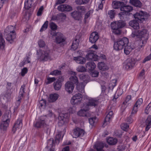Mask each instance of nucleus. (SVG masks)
<instances>
[{
  "label": "nucleus",
  "instance_id": "obj_32",
  "mask_svg": "<svg viewBox=\"0 0 151 151\" xmlns=\"http://www.w3.org/2000/svg\"><path fill=\"white\" fill-rule=\"evenodd\" d=\"M96 67L95 63L93 62H89L86 64V67L89 70H93Z\"/></svg>",
  "mask_w": 151,
  "mask_h": 151
},
{
  "label": "nucleus",
  "instance_id": "obj_53",
  "mask_svg": "<svg viewBox=\"0 0 151 151\" xmlns=\"http://www.w3.org/2000/svg\"><path fill=\"white\" fill-rule=\"evenodd\" d=\"M146 30V34H147V35L146 34L145 35V34H144V32H142V35H141V36H139V38H142L144 37V38H145V40H147V37H148V34L147 33V31L146 29H142V30Z\"/></svg>",
  "mask_w": 151,
  "mask_h": 151
},
{
  "label": "nucleus",
  "instance_id": "obj_43",
  "mask_svg": "<svg viewBox=\"0 0 151 151\" xmlns=\"http://www.w3.org/2000/svg\"><path fill=\"white\" fill-rule=\"evenodd\" d=\"M116 82L117 80L116 79L112 80L109 84V88L111 89H113L114 87L116 85Z\"/></svg>",
  "mask_w": 151,
  "mask_h": 151
},
{
  "label": "nucleus",
  "instance_id": "obj_2",
  "mask_svg": "<svg viewBox=\"0 0 151 151\" xmlns=\"http://www.w3.org/2000/svg\"><path fill=\"white\" fill-rule=\"evenodd\" d=\"M129 43V40L126 37H123L120 39L116 42H114V49L116 50H118L122 49L124 48H127V50L129 51H132V49L130 46L127 45Z\"/></svg>",
  "mask_w": 151,
  "mask_h": 151
},
{
  "label": "nucleus",
  "instance_id": "obj_24",
  "mask_svg": "<svg viewBox=\"0 0 151 151\" xmlns=\"http://www.w3.org/2000/svg\"><path fill=\"white\" fill-rule=\"evenodd\" d=\"M145 125H146L145 127V131H147L151 127V115H148L147 119H146L145 122Z\"/></svg>",
  "mask_w": 151,
  "mask_h": 151
},
{
  "label": "nucleus",
  "instance_id": "obj_56",
  "mask_svg": "<svg viewBox=\"0 0 151 151\" xmlns=\"http://www.w3.org/2000/svg\"><path fill=\"white\" fill-rule=\"evenodd\" d=\"M66 17V15L63 13L58 14L59 19H61L62 20H65Z\"/></svg>",
  "mask_w": 151,
  "mask_h": 151
},
{
  "label": "nucleus",
  "instance_id": "obj_16",
  "mask_svg": "<svg viewBox=\"0 0 151 151\" xmlns=\"http://www.w3.org/2000/svg\"><path fill=\"white\" fill-rule=\"evenodd\" d=\"M60 77L58 80L53 83V86L55 89L56 91L59 90L61 88L62 86L61 82L63 81V78Z\"/></svg>",
  "mask_w": 151,
  "mask_h": 151
},
{
  "label": "nucleus",
  "instance_id": "obj_34",
  "mask_svg": "<svg viewBox=\"0 0 151 151\" xmlns=\"http://www.w3.org/2000/svg\"><path fill=\"white\" fill-rule=\"evenodd\" d=\"M117 140L116 138L110 137L107 139V143L110 145H115L117 142Z\"/></svg>",
  "mask_w": 151,
  "mask_h": 151
},
{
  "label": "nucleus",
  "instance_id": "obj_8",
  "mask_svg": "<svg viewBox=\"0 0 151 151\" xmlns=\"http://www.w3.org/2000/svg\"><path fill=\"white\" fill-rule=\"evenodd\" d=\"M82 95L79 93H76L73 96L70 100V102L73 105L80 104L82 99Z\"/></svg>",
  "mask_w": 151,
  "mask_h": 151
},
{
  "label": "nucleus",
  "instance_id": "obj_36",
  "mask_svg": "<svg viewBox=\"0 0 151 151\" xmlns=\"http://www.w3.org/2000/svg\"><path fill=\"white\" fill-rule=\"evenodd\" d=\"M42 119H41L34 124V126L37 128H40L42 126H44L45 124V121L43 120H42Z\"/></svg>",
  "mask_w": 151,
  "mask_h": 151
},
{
  "label": "nucleus",
  "instance_id": "obj_41",
  "mask_svg": "<svg viewBox=\"0 0 151 151\" xmlns=\"http://www.w3.org/2000/svg\"><path fill=\"white\" fill-rule=\"evenodd\" d=\"M117 23V27H118L120 29L124 27L126 24V23L123 20H119L118 21L116 22Z\"/></svg>",
  "mask_w": 151,
  "mask_h": 151
},
{
  "label": "nucleus",
  "instance_id": "obj_31",
  "mask_svg": "<svg viewBox=\"0 0 151 151\" xmlns=\"http://www.w3.org/2000/svg\"><path fill=\"white\" fill-rule=\"evenodd\" d=\"M129 2L135 6L140 7L142 5V3L139 0H129Z\"/></svg>",
  "mask_w": 151,
  "mask_h": 151
},
{
  "label": "nucleus",
  "instance_id": "obj_19",
  "mask_svg": "<svg viewBox=\"0 0 151 151\" xmlns=\"http://www.w3.org/2000/svg\"><path fill=\"white\" fill-rule=\"evenodd\" d=\"M71 16L75 20H79L82 18L81 13L77 11H74L71 13Z\"/></svg>",
  "mask_w": 151,
  "mask_h": 151
},
{
  "label": "nucleus",
  "instance_id": "obj_42",
  "mask_svg": "<svg viewBox=\"0 0 151 151\" xmlns=\"http://www.w3.org/2000/svg\"><path fill=\"white\" fill-rule=\"evenodd\" d=\"M89 0H76V3L78 5L85 4L87 3Z\"/></svg>",
  "mask_w": 151,
  "mask_h": 151
},
{
  "label": "nucleus",
  "instance_id": "obj_44",
  "mask_svg": "<svg viewBox=\"0 0 151 151\" xmlns=\"http://www.w3.org/2000/svg\"><path fill=\"white\" fill-rule=\"evenodd\" d=\"M5 45V41L3 38L2 34L0 32V47L3 49Z\"/></svg>",
  "mask_w": 151,
  "mask_h": 151
},
{
  "label": "nucleus",
  "instance_id": "obj_11",
  "mask_svg": "<svg viewBox=\"0 0 151 151\" xmlns=\"http://www.w3.org/2000/svg\"><path fill=\"white\" fill-rule=\"evenodd\" d=\"M25 85L24 84L22 85L20 89L19 96L17 98V99L15 104V106H19L21 102V100L22 99L23 95L24 93V89L25 88Z\"/></svg>",
  "mask_w": 151,
  "mask_h": 151
},
{
  "label": "nucleus",
  "instance_id": "obj_33",
  "mask_svg": "<svg viewBox=\"0 0 151 151\" xmlns=\"http://www.w3.org/2000/svg\"><path fill=\"white\" fill-rule=\"evenodd\" d=\"M58 97L59 95L57 93L52 94L50 95L49 101L50 102H54L58 99Z\"/></svg>",
  "mask_w": 151,
  "mask_h": 151
},
{
  "label": "nucleus",
  "instance_id": "obj_54",
  "mask_svg": "<svg viewBox=\"0 0 151 151\" xmlns=\"http://www.w3.org/2000/svg\"><path fill=\"white\" fill-rule=\"evenodd\" d=\"M77 70L79 72H84L86 71L85 68L83 66H79L77 68Z\"/></svg>",
  "mask_w": 151,
  "mask_h": 151
},
{
  "label": "nucleus",
  "instance_id": "obj_64",
  "mask_svg": "<svg viewBox=\"0 0 151 151\" xmlns=\"http://www.w3.org/2000/svg\"><path fill=\"white\" fill-rule=\"evenodd\" d=\"M142 98H140L137 100L135 104H136L139 107L142 104Z\"/></svg>",
  "mask_w": 151,
  "mask_h": 151
},
{
  "label": "nucleus",
  "instance_id": "obj_5",
  "mask_svg": "<svg viewBox=\"0 0 151 151\" xmlns=\"http://www.w3.org/2000/svg\"><path fill=\"white\" fill-rule=\"evenodd\" d=\"M121 11H123L119 14V16L121 20H123L124 17H126V14H128L129 12L132 11L133 8L132 6L129 5L124 6L121 8Z\"/></svg>",
  "mask_w": 151,
  "mask_h": 151
},
{
  "label": "nucleus",
  "instance_id": "obj_50",
  "mask_svg": "<svg viewBox=\"0 0 151 151\" xmlns=\"http://www.w3.org/2000/svg\"><path fill=\"white\" fill-rule=\"evenodd\" d=\"M97 121L96 117H91L89 119V122L90 124L93 125L94 123Z\"/></svg>",
  "mask_w": 151,
  "mask_h": 151
},
{
  "label": "nucleus",
  "instance_id": "obj_25",
  "mask_svg": "<svg viewBox=\"0 0 151 151\" xmlns=\"http://www.w3.org/2000/svg\"><path fill=\"white\" fill-rule=\"evenodd\" d=\"M79 40L77 38L74 39L73 40L70 50H76L78 47Z\"/></svg>",
  "mask_w": 151,
  "mask_h": 151
},
{
  "label": "nucleus",
  "instance_id": "obj_9",
  "mask_svg": "<svg viewBox=\"0 0 151 151\" xmlns=\"http://www.w3.org/2000/svg\"><path fill=\"white\" fill-rule=\"evenodd\" d=\"M70 116V114L68 113H64V112H61L59 114L58 119L60 122L59 123H61V125L64 124L65 122L67 121Z\"/></svg>",
  "mask_w": 151,
  "mask_h": 151
},
{
  "label": "nucleus",
  "instance_id": "obj_39",
  "mask_svg": "<svg viewBox=\"0 0 151 151\" xmlns=\"http://www.w3.org/2000/svg\"><path fill=\"white\" fill-rule=\"evenodd\" d=\"M113 116V113L112 111H109L107 114L105 119V122H109L110 119H111Z\"/></svg>",
  "mask_w": 151,
  "mask_h": 151
},
{
  "label": "nucleus",
  "instance_id": "obj_55",
  "mask_svg": "<svg viewBox=\"0 0 151 151\" xmlns=\"http://www.w3.org/2000/svg\"><path fill=\"white\" fill-rule=\"evenodd\" d=\"M77 9L78 10V12L80 13H83L86 10V9L84 6H80L77 7Z\"/></svg>",
  "mask_w": 151,
  "mask_h": 151
},
{
  "label": "nucleus",
  "instance_id": "obj_27",
  "mask_svg": "<svg viewBox=\"0 0 151 151\" xmlns=\"http://www.w3.org/2000/svg\"><path fill=\"white\" fill-rule=\"evenodd\" d=\"M84 105L83 109H81L78 113V114L80 116H87L88 114L87 112L88 110H87Z\"/></svg>",
  "mask_w": 151,
  "mask_h": 151
},
{
  "label": "nucleus",
  "instance_id": "obj_47",
  "mask_svg": "<svg viewBox=\"0 0 151 151\" xmlns=\"http://www.w3.org/2000/svg\"><path fill=\"white\" fill-rule=\"evenodd\" d=\"M48 24V21H45L44 24L42 26L41 29L40 30V32H42L46 29L47 27Z\"/></svg>",
  "mask_w": 151,
  "mask_h": 151
},
{
  "label": "nucleus",
  "instance_id": "obj_18",
  "mask_svg": "<svg viewBox=\"0 0 151 151\" xmlns=\"http://www.w3.org/2000/svg\"><path fill=\"white\" fill-rule=\"evenodd\" d=\"M142 32H143L145 35H147L146 31L145 30H135L132 31L131 36L133 37H136L139 38V36H141L142 35Z\"/></svg>",
  "mask_w": 151,
  "mask_h": 151
},
{
  "label": "nucleus",
  "instance_id": "obj_26",
  "mask_svg": "<svg viewBox=\"0 0 151 151\" xmlns=\"http://www.w3.org/2000/svg\"><path fill=\"white\" fill-rule=\"evenodd\" d=\"M135 45L134 48L139 51L144 46L143 40H141L136 41L135 43Z\"/></svg>",
  "mask_w": 151,
  "mask_h": 151
},
{
  "label": "nucleus",
  "instance_id": "obj_45",
  "mask_svg": "<svg viewBox=\"0 0 151 151\" xmlns=\"http://www.w3.org/2000/svg\"><path fill=\"white\" fill-rule=\"evenodd\" d=\"M93 12V11L90 10L85 14L84 18V22L85 23L86 22L87 19L90 17L91 15L92 14Z\"/></svg>",
  "mask_w": 151,
  "mask_h": 151
},
{
  "label": "nucleus",
  "instance_id": "obj_15",
  "mask_svg": "<svg viewBox=\"0 0 151 151\" xmlns=\"http://www.w3.org/2000/svg\"><path fill=\"white\" fill-rule=\"evenodd\" d=\"M98 56L93 53L92 50L89 51L86 55V58L88 60H92L96 61L98 59Z\"/></svg>",
  "mask_w": 151,
  "mask_h": 151
},
{
  "label": "nucleus",
  "instance_id": "obj_1",
  "mask_svg": "<svg viewBox=\"0 0 151 151\" xmlns=\"http://www.w3.org/2000/svg\"><path fill=\"white\" fill-rule=\"evenodd\" d=\"M133 15L135 19L130 21L129 25L134 29H137L139 28V23L144 21L145 18L147 17L148 14L146 12L141 11L137 12Z\"/></svg>",
  "mask_w": 151,
  "mask_h": 151
},
{
  "label": "nucleus",
  "instance_id": "obj_60",
  "mask_svg": "<svg viewBox=\"0 0 151 151\" xmlns=\"http://www.w3.org/2000/svg\"><path fill=\"white\" fill-rule=\"evenodd\" d=\"M61 139V132H58V134H57L55 137V140L57 141H58V142H59V141Z\"/></svg>",
  "mask_w": 151,
  "mask_h": 151
},
{
  "label": "nucleus",
  "instance_id": "obj_30",
  "mask_svg": "<svg viewBox=\"0 0 151 151\" xmlns=\"http://www.w3.org/2000/svg\"><path fill=\"white\" fill-rule=\"evenodd\" d=\"M74 59L77 63L79 64H83L86 62V59L81 56L74 57Z\"/></svg>",
  "mask_w": 151,
  "mask_h": 151
},
{
  "label": "nucleus",
  "instance_id": "obj_46",
  "mask_svg": "<svg viewBox=\"0 0 151 151\" xmlns=\"http://www.w3.org/2000/svg\"><path fill=\"white\" fill-rule=\"evenodd\" d=\"M53 140L52 138L50 139L48 141L47 147L50 148V149H52L53 150V148H51L53 145Z\"/></svg>",
  "mask_w": 151,
  "mask_h": 151
},
{
  "label": "nucleus",
  "instance_id": "obj_20",
  "mask_svg": "<svg viewBox=\"0 0 151 151\" xmlns=\"http://www.w3.org/2000/svg\"><path fill=\"white\" fill-rule=\"evenodd\" d=\"M57 37L56 38V41L57 43H60L64 42L65 39L62 34L60 32H58L57 34Z\"/></svg>",
  "mask_w": 151,
  "mask_h": 151
},
{
  "label": "nucleus",
  "instance_id": "obj_14",
  "mask_svg": "<svg viewBox=\"0 0 151 151\" xmlns=\"http://www.w3.org/2000/svg\"><path fill=\"white\" fill-rule=\"evenodd\" d=\"M22 126V120L21 119L18 120L13 127L12 131L13 132V133H14L17 130L19 131L21 129Z\"/></svg>",
  "mask_w": 151,
  "mask_h": 151
},
{
  "label": "nucleus",
  "instance_id": "obj_7",
  "mask_svg": "<svg viewBox=\"0 0 151 151\" xmlns=\"http://www.w3.org/2000/svg\"><path fill=\"white\" fill-rule=\"evenodd\" d=\"M135 62L134 58L128 59L124 63L123 68L126 70L130 69L134 66Z\"/></svg>",
  "mask_w": 151,
  "mask_h": 151
},
{
  "label": "nucleus",
  "instance_id": "obj_29",
  "mask_svg": "<svg viewBox=\"0 0 151 151\" xmlns=\"http://www.w3.org/2000/svg\"><path fill=\"white\" fill-rule=\"evenodd\" d=\"M85 85L83 82H81L77 85L76 88L77 90L81 93L84 92V87Z\"/></svg>",
  "mask_w": 151,
  "mask_h": 151
},
{
  "label": "nucleus",
  "instance_id": "obj_6",
  "mask_svg": "<svg viewBox=\"0 0 151 151\" xmlns=\"http://www.w3.org/2000/svg\"><path fill=\"white\" fill-rule=\"evenodd\" d=\"M88 100V102L84 104L87 110H89L92 107H95L98 104V101L95 99L90 98Z\"/></svg>",
  "mask_w": 151,
  "mask_h": 151
},
{
  "label": "nucleus",
  "instance_id": "obj_52",
  "mask_svg": "<svg viewBox=\"0 0 151 151\" xmlns=\"http://www.w3.org/2000/svg\"><path fill=\"white\" fill-rule=\"evenodd\" d=\"M117 26L116 22L111 23V26L112 30L119 28Z\"/></svg>",
  "mask_w": 151,
  "mask_h": 151
},
{
  "label": "nucleus",
  "instance_id": "obj_59",
  "mask_svg": "<svg viewBox=\"0 0 151 151\" xmlns=\"http://www.w3.org/2000/svg\"><path fill=\"white\" fill-rule=\"evenodd\" d=\"M39 104L41 107H43V108H44L46 106V101L44 99L41 100L40 101Z\"/></svg>",
  "mask_w": 151,
  "mask_h": 151
},
{
  "label": "nucleus",
  "instance_id": "obj_49",
  "mask_svg": "<svg viewBox=\"0 0 151 151\" xmlns=\"http://www.w3.org/2000/svg\"><path fill=\"white\" fill-rule=\"evenodd\" d=\"M108 14L109 17L111 19H113L114 18L115 15L114 11L111 10L108 11Z\"/></svg>",
  "mask_w": 151,
  "mask_h": 151
},
{
  "label": "nucleus",
  "instance_id": "obj_21",
  "mask_svg": "<svg viewBox=\"0 0 151 151\" xmlns=\"http://www.w3.org/2000/svg\"><path fill=\"white\" fill-rule=\"evenodd\" d=\"M71 74L73 75L69 79L70 82L74 84L77 85L78 84V80L77 77L76 76V73L75 72H72Z\"/></svg>",
  "mask_w": 151,
  "mask_h": 151
},
{
  "label": "nucleus",
  "instance_id": "obj_10",
  "mask_svg": "<svg viewBox=\"0 0 151 151\" xmlns=\"http://www.w3.org/2000/svg\"><path fill=\"white\" fill-rule=\"evenodd\" d=\"M84 130L79 128H77L73 130V137L74 138H77L79 137H82L84 134Z\"/></svg>",
  "mask_w": 151,
  "mask_h": 151
},
{
  "label": "nucleus",
  "instance_id": "obj_62",
  "mask_svg": "<svg viewBox=\"0 0 151 151\" xmlns=\"http://www.w3.org/2000/svg\"><path fill=\"white\" fill-rule=\"evenodd\" d=\"M38 44L40 47H42L45 45V44L44 41L42 40H40L38 41Z\"/></svg>",
  "mask_w": 151,
  "mask_h": 151
},
{
  "label": "nucleus",
  "instance_id": "obj_61",
  "mask_svg": "<svg viewBox=\"0 0 151 151\" xmlns=\"http://www.w3.org/2000/svg\"><path fill=\"white\" fill-rule=\"evenodd\" d=\"M50 26L51 29L53 30H56L57 29V25L53 22L50 23Z\"/></svg>",
  "mask_w": 151,
  "mask_h": 151
},
{
  "label": "nucleus",
  "instance_id": "obj_35",
  "mask_svg": "<svg viewBox=\"0 0 151 151\" xmlns=\"http://www.w3.org/2000/svg\"><path fill=\"white\" fill-rule=\"evenodd\" d=\"M98 67L100 70H108V68L105 65L104 63L102 62L99 63L98 64Z\"/></svg>",
  "mask_w": 151,
  "mask_h": 151
},
{
  "label": "nucleus",
  "instance_id": "obj_48",
  "mask_svg": "<svg viewBox=\"0 0 151 151\" xmlns=\"http://www.w3.org/2000/svg\"><path fill=\"white\" fill-rule=\"evenodd\" d=\"M121 127V129L125 131H127L129 128V126L125 123L122 124Z\"/></svg>",
  "mask_w": 151,
  "mask_h": 151
},
{
  "label": "nucleus",
  "instance_id": "obj_58",
  "mask_svg": "<svg viewBox=\"0 0 151 151\" xmlns=\"http://www.w3.org/2000/svg\"><path fill=\"white\" fill-rule=\"evenodd\" d=\"M113 33L116 35H119L122 32L121 30L119 28L114 30L112 31Z\"/></svg>",
  "mask_w": 151,
  "mask_h": 151
},
{
  "label": "nucleus",
  "instance_id": "obj_38",
  "mask_svg": "<svg viewBox=\"0 0 151 151\" xmlns=\"http://www.w3.org/2000/svg\"><path fill=\"white\" fill-rule=\"evenodd\" d=\"M80 79L82 80L85 83H86L88 81L89 76L87 75L81 74L80 76Z\"/></svg>",
  "mask_w": 151,
  "mask_h": 151
},
{
  "label": "nucleus",
  "instance_id": "obj_37",
  "mask_svg": "<svg viewBox=\"0 0 151 151\" xmlns=\"http://www.w3.org/2000/svg\"><path fill=\"white\" fill-rule=\"evenodd\" d=\"M15 27L14 26H9L7 27L6 29V30H5L6 32H7L8 31V32L9 33L11 34H15Z\"/></svg>",
  "mask_w": 151,
  "mask_h": 151
},
{
  "label": "nucleus",
  "instance_id": "obj_63",
  "mask_svg": "<svg viewBox=\"0 0 151 151\" xmlns=\"http://www.w3.org/2000/svg\"><path fill=\"white\" fill-rule=\"evenodd\" d=\"M28 71V70L26 68H24L23 69H22L21 72V75L22 76H24L27 73Z\"/></svg>",
  "mask_w": 151,
  "mask_h": 151
},
{
  "label": "nucleus",
  "instance_id": "obj_12",
  "mask_svg": "<svg viewBox=\"0 0 151 151\" xmlns=\"http://www.w3.org/2000/svg\"><path fill=\"white\" fill-rule=\"evenodd\" d=\"M58 9L60 12H70L72 10V7L66 4H61L58 7Z\"/></svg>",
  "mask_w": 151,
  "mask_h": 151
},
{
  "label": "nucleus",
  "instance_id": "obj_4",
  "mask_svg": "<svg viewBox=\"0 0 151 151\" xmlns=\"http://www.w3.org/2000/svg\"><path fill=\"white\" fill-rule=\"evenodd\" d=\"M37 54L39 59L41 61H46L50 59V51H42L40 50L37 51Z\"/></svg>",
  "mask_w": 151,
  "mask_h": 151
},
{
  "label": "nucleus",
  "instance_id": "obj_40",
  "mask_svg": "<svg viewBox=\"0 0 151 151\" xmlns=\"http://www.w3.org/2000/svg\"><path fill=\"white\" fill-rule=\"evenodd\" d=\"M32 1V0H25L24 3V7L25 9H28L31 7Z\"/></svg>",
  "mask_w": 151,
  "mask_h": 151
},
{
  "label": "nucleus",
  "instance_id": "obj_51",
  "mask_svg": "<svg viewBox=\"0 0 151 151\" xmlns=\"http://www.w3.org/2000/svg\"><path fill=\"white\" fill-rule=\"evenodd\" d=\"M61 74V72L60 71L58 70H55L52 71L50 74L53 75H59Z\"/></svg>",
  "mask_w": 151,
  "mask_h": 151
},
{
  "label": "nucleus",
  "instance_id": "obj_28",
  "mask_svg": "<svg viewBox=\"0 0 151 151\" xmlns=\"http://www.w3.org/2000/svg\"><path fill=\"white\" fill-rule=\"evenodd\" d=\"M104 144L103 143L98 142L94 145V148L97 151H104L103 148L104 147Z\"/></svg>",
  "mask_w": 151,
  "mask_h": 151
},
{
  "label": "nucleus",
  "instance_id": "obj_13",
  "mask_svg": "<svg viewBox=\"0 0 151 151\" xmlns=\"http://www.w3.org/2000/svg\"><path fill=\"white\" fill-rule=\"evenodd\" d=\"M74 88V84L70 81L67 82L65 84V90L68 93H72Z\"/></svg>",
  "mask_w": 151,
  "mask_h": 151
},
{
  "label": "nucleus",
  "instance_id": "obj_22",
  "mask_svg": "<svg viewBox=\"0 0 151 151\" xmlns=\"http://www.w3.org/2000/svg\"><path fill=\"white\" fill-rule=\"evenodd\" d=\"M124 2H120L118 1H115L112 2V6L113 8L115 9H118L122 7L124 5Z\"/></svg>",
  "mask_w": 151,
  "mask_h": 151
},
{
  "label": "nucleus",
  "instance_id": "obj_57",
  "mask_svg": "<svg viewBox=\"0 0 151 151\" xmlns=\"http://www.w3.org/2000/svg\"><path fill=\"white\" fill-rule=\"evenodd\" d=\"M55 80V78L54 77L50 78L48 77L47 78V81L46 82V84H49L51 83Z\"/></svg>",
  "mask_w": 151,
  "mask_h": 151
},
{
  "label": "nucleus",
  "instance_id": "obj_23",
  "mask_svg": "<svg viewBox=\"0 0 151 151\" xmlns=\"http://www.w3.org/2000/svg\"><path fill=\"white\" fill-rule=\"evenodd\" d=\"M6 40L10 43H12L14 41V40L16 38L15 34L9 33L6 36Z\"/></svg>",
  "mask_w": 151,
  "mask_h": 151
},
{
  "label": "nucleus",
  "instance_id": "obj_3",
  "mask_svg": "<svg viewBox=\"0 0 151 151\" xmlns=\"http://www.w3.org/2000/svg\"><path fill=\"white\" fill-rule=\"evenodd\" d=\"M11 116V113L9 111H6L2 117V122L0 125V129L2 130H5L8 127Z\"/></svg>",
  "mask_w": 151,
  "mask_h": 151
},
{
  "label": "nucleus",
  "instance_id": "obj_17",
  "mask_svg": "<svg viewBox=\"0 0 151 151\" xmlns=\"http://www.w3.org/2000/svg\"><path fill=\"white\" fill-rule=\"evenodd\" d=\"M99 38L98 33L96 32H93L91 34L90 38V41L92 43H95Z\"/></svg>",
  "mask_w": 151,
  "mask_h": 151
}]
</instances>
